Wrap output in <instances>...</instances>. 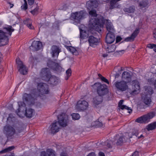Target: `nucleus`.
Instances as JSON below:
<instances>
[{
	"label": "nucleus",
	"instance_id": "nucleus-1",
	"mask_svg": "<svg viewBox=\"0 0 156 156\" xmlns=\"http://www.w3.org/2000/svg\"><path fill=\"white\" fill-rule=\"evenodd\" d=\"M49 93L48 86L45 83H37V90L36 89L31 90L30 94L25 93L23 96V100L29 105H34L37 98L39 97L43 99L45 97V94Z\"/></svg>",
	"mask_w": 156,
	"mask_h": 156
},
{
	"label": "nucleus",
	"instance_id": "nucleus-2",
	"mask_svg": "<svg viewBox=\"0 0 156 156\" xmlns=\"http://www.w3.org/2000/svg\"><path fill=\"white\" fill-rule=\"evenodd\" d=\"M58 121L53 122L51 125V130L52 133L59 131L60 126L65 127L68 122V116L65 113H62L58 117Z\"/></svg>",
	"mask_w": 156,
	"mask_h": 156
},
{
	"label": "nucleus",
	"instance_id": "nucleus-3",
	"mask_svg": "<svg viewBox=\"0 0 156 156\" xmlns=\"http://www.w3.org/2000/svg\"><path fill=\"white\" fill-rule=\"evenodd\" d=\"M105 23V19L103 16L101 17L100 18H92L89 21L88 27L90 30L94 29L100 33L101 32V28Z\"/></svg>",
	"mask_w": 156,
	"mask_h": 156
},
{
	"label": "nucleus",
	"instance_id": "nucleus-4",
	"mask_svg": "<svg viewBox=\"0 0 156 156\" xmlns=\"http://www.w3.org/2000/svg\"><path fill=\"white\" fill-rule=\"evenodd\" d=\"M41 76L45 77V80L48 82V83L53 85H56L59 82V80L55 76H51L50 72L48 68H46L42 69L40 73Z\"/></svg>",
	"mask_w": 156,
	"mask_h": 156
},
{
	"label": "nucleus",
	"instance_id": "nucleus-5",
	"mask_svg": "<svg viewBox=\"0 0 156 156\" xmlns=\"http://www.w3.org/2000/svg\"><path fill=\"white\" fill-rule=\"evenodd\" d=\"M87 15V13L86 11L81 10L72 13L70 18L71 20L74 21V23L75 24H77L79 23L81 20L85 18Z\"/></svg>",
	"mask_w": 156,
	"mask_h": 156
},
{
	"label": "nucleus",
	"instance_id": "nucleus-6",
	"mask_svg": "<svg viewBox=\"0 0 156 156\" xmlns=\"http://www.w3.org/2000/svg\"><path fill=\"white\" fill-rule=\"evenodd\" d=\"M92 87L94 88H97V92L98 94L101 96L107 94L108 92V89L106 85L101 84L99 82L95 83Z\"/></svg>",
	"mask_w": 156,
	"mask_h": 156
},
{
	"label": "nucleus",
	"instance_id": "nucleus-7",
	"mask_svg": "<svg viewBox=\"0 0 156 156\" xmlns=\"http://www.w3.org/2000/svg\"><path fill=\"white\" fill-rule=\"evenodd\" d=\"M145 97L144 99V102L146 105L149 106L151 102V96L153 93L154 91L152 88L149 86H145Z\"/></svg>",
	"mask_w": 156,
	"mask_h": 156
},
{
	"label": "nucleus",
	"instance_id": "nucleus-8",
	"mask_svg": "<svg viewBox=\"0 0 156 156\" xmlns=\"http://www.w3.org/2000/svg\"><path fill=\"white\" fill-rule=\"evenodd\" d=\"M3 29L6 30L7 32L0 30V39H9L12 32L14 31V29L12 28L11 26L8 25L6 27H3Z\"/></svg>",
	"mask_w": 156,
	"mask_h": 156
},
{
	"label": "nucleus",
	"instance_id": "nucleus-9",
	"mask_svg": "<svg viewBox=\"0 0 156 156\" xmlns=\"http://www.w3.org/2000/svg\"><path fill=\"white\" fill-rule=\"evenodd\" d=\"M105 25L107 30L108 31V33L106 35L105 39H107L108 38V39H115L114 35L115 30L112 23L111 22L107 21Z\"/></svg>",
	"mask_w": 156,
	"mask_h": 156
},
{
	"label": "nucleus",
	"instance_id": "nucleus-10",
	"mask_svg": "<svg viewBox=\"0 0 156 156\" xmlns=\"http://www.w3.org/2000/svg\"><path fill=\"white\" fill-rule=\"evenodd\" d=\"M155 115V113L154 112H151L147 114L143 115L137 118V122L141 123H147L149 122L151 119Z\"/></svg>",
	"mask_w": 156,
	"mask_h": 156
},
{
	"label": "nucleus",
	"instance_id": "nucleus-11",
	"mask_svg": "<svg viewBox=\"0 0 156 156\" xmlns=\"http://www.w3.org/2000/svg\"><path fill=\"white\" fill-rule=\"evenodd\" d=\"M128 83L124 80L117 81L114 83V85L116 89L119 91L123 92L128 89Z\"/></svg>",
	"mask_w": 156,
	"mask_h": 156
},
{
	"label": "nucleus",
	"instance_id": "nucleus-12",
	"mask_svg": "<svg viewBox=\"0 0 156 156\" xmlns=\"http://www.w3.org/2000/svg\"><path fill=\"white\" fill-rule=\"evenodd\" d=\"M136 132L133 133L132 131L125 133L123 136L119 137L116 142V144L118 145H122L123 143L127 142L129 138H132V136L136 135Z\"/></svg>",
	"mask_w": 156,
	"mask_h": 156
},
{
	"label": "nucleus",
	"instance_id": "nucleus-13",
	"mask_svg": "<svg viewBox=\"0 0 156 156\" xmlns=\"http://www.w3.org/2000/svg\"><path fill=\"white\" fill-rule=\"evenodd\" d=\"M26 104L28 105L24 101L23 102L20 101L18 102L19 108L16 112L17 115L20 118H23L25 116L24 108L26 107Z\"/></svg>",
	"mask_w": 156,
	"mask_h": 156
},
{
	"label": "nucleus",
	"instance_id": "nucleus-14",
	"mask_svg": "<svg viewBox=\"0 0 156 156\" xmlns=\"http://www.w3.org/2000/svg\"><path fill=\"white\" fill-rule=\"evenodd\" d=\"M80 39H98L92 35L93 34L89 30H86L80 28Z\"/></svg>",
	"mask_w": 156,
	"mask_h": 156
},
{
	"label": "nucleus",
	"instance_id": "nucleus-15",
	"mask_svg": "<svg viewBox=\"0 0 156 156\" xmlns=\"http://www.w3.org/2000/svg\"><path fill=\"white\" fill-rule=\"evenodd\" d=\"M3 133L5 134L8 140L11 138L12 136L15 133V130L12 126L6 125L4 128Z\"/></svg>",
	"mask_w": 156,
	"mask_h": 156
},
{
	"label": "nucleus",
	"instance_id": "nucleus-16",
	"mask_svg": "<svg viewBox=\"0 0 156 156\" xmlns=\"http://www.w3.org/2000/svg\"><path fill=\"white\" fill-rule=\"evenodd\" d=\"M47 66L54 71L59 72L62 71V67L58 63H55L50 59L48 60Z\"/></svg>",
	"mask_w": 156,
	"mask_h": 156
},
{
	"label": "nucleus",
	"instance_id": "nucleus-17",
	"mask_svg": "<svg viewBox=\"0 0 156 156\" xmlns=\"http://www.w3.org/2000/svg\"><path fill=\"white\" fill-rule=\"evenodd\" d=\"M88 107V103L85 100L78 101L76 106V109L80 111H84L86 110Z\"/></svg>",
	"mask_w": 156,
	"mask_h": 156
},
{
	"label": "nucleus",
	"instance_id": "nucleus-18",
	"mask_svg": "<svg viewBox=\"0 0 156 156\" xmlns=\"http://www.w3.org/2000/svg\"><path fill=\"white\" fill-rule=\"evenodd\" d=\"M16 62L18 64L19 71L20 73L23 75L26 74L28 70L27 68L26 67L19 58H16Z\"/></svg>",
	"mask_w": 156,
	"mask_h": 156
},
{
	"label": "nucleus",
	"instance_id": "nucleus-19",
	"mask_svg": "<svg viewBox=\"0 0 156 156\" xmlns=\"http://www.w3.org/2000/svg\"><path fill=\"white\" fill-rule=\"evenodd\" d=\"M42 44L41 42L34 41L30 47V50L33 51H38L42 48Z\"/></svg>",
	"mask_w": 156,
	"mask_h": 156
},
{
	"label": "nucleus",
	"instance_id": "nucleus-20",
	"mask_svg": "<svg viewBox=\"0 0 156 156\" xmlns=\"http://www.w3.org/2000/svg\"><path fill=\"white\" fill-rule=\"evenodd\" d=\"M51 50L52 56L53 57H55V56L57 57L59 55V53L61 51V49L60 47L55 45H53L51 47Z\"/></svg>",
	"mask_w": 156,
	"mask_h": 156
},
{
	"label": "nucleus",
	"instance_id": "nucleus-21",
	"mask_svg": "<svg viewBox=\"0 0 156 156\" xmlns=\"http://www.w3.org/2000/svg\"><path fill=\"white\" fill-rule=\"evenodd\" d=\"M132 74L131 73L127 71L124 72L122 74V78L125 80L128 83L131 80Z\"/></svg>",
	"mask_w": 156,
	"mask_h": 156
},
{
	"label": "nucleus",
	"instance_id": "nucleus-22",
	"mask_svg": "<svg viewBox=\"0 0 156 156\" xmlns=\"http://www.w3.org/2000/svg\"><path fill=\"white\" fill-rule=\"evenodd\" d=\"M24 111L25 116L27 118H30L32 117L35 114L34 109L30 108H25Z\"/></svg>",
	"mask_w": 156,
	"mask_h": 156
},
{
	"label": "nucleus",
	"instance_id": "nucleus-23",
	"mask_svg": "<svg viewBox=\"0 0 156 156\" xmlns=\"http://www.w3.org/2000/svg\"><path fill=\"white\" fill-rule=\"evenodd\" d=\"M40 156H56L55 152L52 149H48L45 151L41 152Z\"/></svg>",
	"mask_w": 156,
	"mask_h": 156
},
{
	"label": "nucleus",
	"instance_id": "nucleus-24",
	"mask_svg": "<svg viewBox=\"0 0 156 156\" xmlns=\"http://www.w3.org/2000/svg\"><path fill=\"white\" fill-rule=\"evenodd\" d=\"M140 1V0H138ZM148 2L147 0H142L141 1H140L139 6L140 9L143 10V12L145 11V10L147 7Z\"/></svg>",
	"mask_w": 156,
	"mask_h": 156
},
{
	"label": "nucleus",
	"instance_id": "nucleus-25",
	"mask_svg": "<svg viewBox=\"0 0 156 156\" xmlns=\"http://www.w3.org/2000/svg\"><path fill=\"white\" fill-rule=\"evenodd\" d=\"M86 5L88 9L96 7L97 5V1L96 0H89L86 2Z\"/></svg>",
	"mask_w": 156,
	"mask_h": 156
},
{
	"label": "nucleus",
	"instance_id": "nucleus-26",
	"mask_svg": "<svg viewBox=\"0 0 156 156\" xmlns=\"http://www.w3.org/2000/svg\"><path fill=\"white\" fill-rule=\"evenodd\" d=\"M32 20L30 18H27L23 21L24 24L26 25L29 29L31 30L34 29V27L32 25Z\"/></svg>",
	"mask_w": 156,
	"mask_h": 156
},
{
	"label": "nucleus",
	"instance_id": "nucleus-27",
	"mask_svg": "<svg viewBox=\"0 0 156 156\" xmlns=\"http://www.w3.org/2000/svg\"><path fill=\"white\" fill-rule=\"evenodd\" d=\"M131 85L132 86V88L133 90H132L130 93V94L134 95L136 93V80H133L131 83Z\"/></svg>",
	"mask_w": 156,
	"mask_h": 156
},
{
	"label": "nucleus",
	"instance_id": "nucleus-28",
	"mask_svg": "<svg viewBox=\"0 0 156 156\" xmlns=\"http://www.w3.org/2000/svg\"><path fill=\"white\" fill-rule=\"evenodd\" d=\"M100 40H88L90 45L92 47H96L100 42Z\"/></svg>",
	"mask_w": 156,
	"mask_h": 156
},
{
	"label": "nucleus",
	"instance_id": "nucleus-29",
	"mask_svg": "<svg viewBox=\"0 0 156 156\" xmlns=\"http://www.w3.org/2000/svg\"><path fill=\"white\" fill-rule=\"evenodd\" d=\"M99 95L96 96L93 99V103L95 105L100 104L102 101L103 98Z\"/></svg>",
	"mask_w": 156,
	"mask_h": 156
},
{
	"label": "nucleus",
	"instance_id": "nucleus-30",
	"mask_svg": "<svg viewBox=\"0 0 156 156\" xmlns=\"http://www.w3.org/2000/svg\"><path fill=\"white\" fill-rule=\"evenodd\" d=\"M116 48V46L114 44H112L111 45H108L105 47L106 51L108 53H111L115 51Z\"/></svg>",
	"mask_w": 156,
	"mask_h": 156
},
{
	"label": "nucleus",
	"instance_id": "nucleus-31",
	"mask_svg": "<svg viewBox=\"0 0 156 156\" xmlns=\"http://www.w3.org/2000/svg\"><path fill=\"white\" fill-rule=\"evenodd\" d=\"M156 128V121L149 124L147 126V129L148 131L154 129Z\"/></svg>",
	"mask_w": 156,
	"mask_h": 156
},
{
	"label": "nucleus",
	"instance_id": "nucleus-32",
	"mask_svg": "<svg viewBox=\"0 0 156 156\" xmlns=\"http://www.w3.org/2000/svg\"><path fill=\"white\" fill-rule=\"evenodd\" d=\"M15 147L14 146H12L9 147L7 148L4 149L3 150L0 151V154L5 153L6 152L10 151L14 149Z\"/></svg>",
	"mask_w": 156,
	"mask_h": 156
},
{
	"label": "nucleus",
	"instance_id": "nucleus-33",
	"mask_svg": "<svg viewBox=\"0 0 156 156\" xmlns=\"http://www.w3.org/2000/svg\"><path fill=\"white\" fill-rule=\"evenodd\" d=\"M66 48L73 54L76 55V50L75 48L72 46H67Z\"/></svg>",
	"mask_w": 156,
	"mask_h": 156
},
{
	"label": "nucleus",
	"instance_id": "nucleus-34",
	"mask_svg": "<svg viewBox=\"0 0 156 156\" xmlns=\"http://www.w3.org/2000/svg\"><path fill=\"white\" fill-rule=\"evenodd\" d=\"M98 76L102 82L106 83L108 84H109V82L108 80L105 77L102 76L101 74H98Z\"/></svg>",
	"mask_w": 156,
	"mask_h": 156
},
{
	"label": "nucleus",
	"instance_id": "nucleus-35",
	"mask_svg": "<svg viewBox=\"0 0 156 156\" xmlns=\"http://www.w3.org/2000/svg\"><path fill=\"white\" fill-rule=\"evenodd\" d=\"M136 36V28L133 33L132 34L131 36L126 38L125 39H134Z\"/></svg>",
	"mask_w": 156,
	"mask_h": 156
},
{
	"label": "nucleus",
	"instance_id": "nucleus-36",
	"mask_svg": "<svg viewBox=\"0 0 156 156\" xmlns=\"http://www.w3.org/2000/svg\"><path fill=\"white\" fill-rule=\"evenodd\" d=\"M59 23L58 21H55L53 24V28L55 30H59Z\"/></svg>",
	"mask_w": 156,
	"mask_h": 156
},
{
	"label": "nucleus",
	"instance_id": "nucleus-37",
	"mask_svg": "<svg viewBox=\"0 0 156 156\" xmlns=\"http://www.w3.org/2000/svg\"><path fill=\"white\" fill-rule=\"evenodd\" d=\"M89 14L92 17H96L97 16V14L95 10L92 9L89 12Z\"/></svg>",
	"mask_w": 156,
	"mask_h": 156
},
{
	"label": "nucleus",
	"instance_id": "nucleus-38",
	"mask_svg": "<svg viewBox=\"0 0 156 156\" xmlns=\"http://www.w3.org/2000/svg\"><path fill=\"white\" fill-rule=\"evenodd\" d=\"M73 119L74 120H77L80 118V116L78 113H73L71 115Z\"/></svg>",
	"mask_w": 156,
	"mask_h": 156
},
{
	"label": "nucleus",
	"instance_id": "nucleus-39",
	"mask_svg": "<svg viewBox=\"0 0 156 156\" xmlns=\"http://www.w3.org/2000/svg\"><path fill=\"white\" fill-rule=\"evenodd\" d=\"M134 7L133 6L125 9V11L129 13H132L134 12Z\"/></svg>",
	"mask_w": 156,
	"mask_h": 156
},
{
	"label": "nucleus",
	"instance_id": "nucleus-40",
	"mask_svg": "<svg viewBox=\"0 0 156 156\" xmlns=\"http://www.w3.org/2000/svg\"><path fill=\"white\" fill-rule=\"evenodd\" d=\"M8 42V40H0V46L5 45Z\"/></svg>",
	"mask_w": 156,
	"mask_h": 156
},
{
	"label": "nucleus",
	"instance_id": "nucleus-41",
	"mask_svg": "<svg viewBox=\"0 0 156 156\" xmlns=\"http://www.w3.org/2000/svg\"><path fill=\"white\" fill-rule=\"evenodd\" d=\"M24 3L23 5L21 6V8L22 10H26L27 9L28 5L27 2L26 0H24Z\"/></svg>",
	"mask_w": 156,
	"mask_h": 156
},
{
	"label": "nucleus",
	"instance_id": "nucleus-42",
	"mask_svg": "<svg viewBox=\"0 0 156 156\" xmlns=\"http://www.w3.org/2000/svg\"><path fill=\"white\" fill-rule=\"evenodd\" d=\"M39 7H37L34 10H31L30 12L33 15H37L38 13Z\"/></svg>",
	"mask_w": 156,
	"mask_h": 156
},
{
	"label": "nucleus",
	"instance_id": "nucleus-43",
	"mask_svg": "<svg viewBox=\"0 0 156 156\" xmlns=\"http://www.w3.org/2000/svg\"><path fill=\"white\" fill-rule=\"evenodd\" d=\"M147 47L150 48H156V44H149L147 45ZM153 51L156 52V48H154Z\"/></svg>",
	"mask_w": 156,
	"mask_h": 156
},
{
	"label": "nucleus",
	"instance_id": "nucleus-44",
	"mask_svg": "<svg viewBox=\"0 0 156 156\" xmlns=\"http://www.w3.org/2000/svg\"><path fill=\"white\" fill-rule=\"evenodd\" d=\"M121 107L120 108V109L122 110H123L124 109L127 110L129 111L128 112L129 113L132 112V110L129 108L127 106L124 105H123L122 106H120Z\"/></svg>",
	"mask_w": 156,
	"mask_h": 156
},
{
	"label": "nucleus",
	"instance_id": "nucleus-45",
	"mask_svg": "<svg viewBox=\"0 0 156 156\" xmlns=\"http://www.w3.org/2000/svg\"><path fill=\"white\" fill-rule=\"evenodd\" d=\"M94 123L95 126L96 127H101L103 125L102 123L99 121H96L94 122Z\"/></svg>",
	"mask_w": 156,
	"mask_h": 156
},
{
	"label": "nucleus",
	"instance_id": "nucleus-46",
	"mask_svg": "<svg viewBox=\"0 0 156 156\" xmlns=\"http://www.w3.org/2000/svg\"><path fill=\"white\" fill-rule=\"evenodd\" d=\"M115 40H105V42L107 44V46L109 45V44H110L113 43L115 41Z\"/></svg>",
	"mask_w": 156,
	"mask_h": 156
},
{
	"label": "nucleus",
	"instance_id": "nucleus-47",
	"mask_svg": "<svg viewBox=\"0 0 156 156\" xmlns=\"http://www.w3.org/2000/svg\"><path fill=\"white\" fill-rule=\"evenodd\" d=\"M66 75L68 77L67 78V80L68 78L71 75V69H69L68 70H67L66 72Z\"/></svg>",
	"mask_w": 156,
	"mask_h": 156
},
{
	"label": "nucleus",
	"instance_id": "nucleus-48",
	"mask_svg": "<svg viewBox=\"0 0 156 156\" xmlns=\"http://www.w3.org/2000/svg\"><path fill=\"white\" fill-rule=\"evenodd\" d=\"M68 8V6L66 4H64L63 5L62 7L60 8V9L65 11Z\"/></svg>",
	"mask_w": 156,
	"mask_h": 156
},
{
	"label": "nucleus",
	"instance_id": "nucleus-49",
	"mask_svg": "<svg viewBox=\"0 0 156 156\" xmlns=\"http://www.w3.org/2000/svg\"><path fill=\"white\" fill-rule=\"evenodd\" d=\"M28 4L31 5L33 4L34 3V0H27Z\"/></svg>",
	"mask_w": 156,
	"mask_h": 156
},
{
	"label": "nucleus",
	"instance_id": "nucleus-50",
	"mask_svg": "<svg viewBox=\"0 0 156 156\" xmlns=\"http://www.w3.org/2000/svg\"><path fill=\"white\" fill-rule=\"evenodd\" d=\"M123 100H121L120 101L118 104V106L119 108H120L121 107V106H122L123 105H122V104L123 103Z\"/></svg>",
	"mask_w": 156,
	"mask_h": 156
},
{
	"label": "nucleus",
	"instance_id": "nucleus-51",
	"mask_svg": "<svg viewBox=\"0 0 156 156\" xmlns=\"http://www.w3.org/2000/svg\"><path fill=\"white\" fill-rule=\"evenodd\" d=\"M60 156H68L66 152H62L60 154Z\"/></svg>",
	"mask_w": 156,
	"mask_h": 156
},
{
	"label": "nucleus",
	"instance_id": "nucleus-52",
	"mask_svg": "<svg viewBox=\"0 0 156 156\" xmlns=\"http://www.w3.org/2000/svg\"><path fill=\"white\" fill-rule=\"evenodd\" d=\"M87 156H96V155L94 153L91 152Z\"/></svg>",
	"mask_w": 156,
	"mask_h": 156
},
{
	"label": "nucleus",
	"instance_id": "nucleus-53",
	"mask_svg": "<svg viewBox=\"0 0 156 156\" xmlns=\"http://www.w3.org/2000/svg\"><path fill=\"white\" fill-rule=\"evenodd\" d=\"M124 50H122V51H119L118 52V53L120 55H122V54H123V53H124Z\"/></svg>",
	"mask_w": 156,
	"mask_h": 156
},
{
	"label": "nucleus",
	"instance_id": "nucleus-54",
	"mask_svg": "<svg viewBox=\"0 0 156 156\" xmlns=\"http://www.w3.org/2000/svg\"><path fill=\"white\" fill-rule=\"evenodd\" d=\"M99 156H105L104 153L102 152H99Z\"/></svg>",
	"mask_w": 156,
	"mask_h": 156
},
{
	"label": "nucleus",
	"instance_id": "nucleus-55",
	"mask_svg": "<svg viewBox=\"0 0 156 156\" xmlns=\"http://www.w3.org/2000/svg\"><path fill=\"white\" fill-rule=\"evenodd\" d=\"M107 146L108 147V148H111L112 147V146H111V144L109 143H107Z\"/></svg>",
	"mask_w": 156,
	"mask_h": 156
},
{
	"label": "nucleus",
	"instance_id": "nucleus-56",
	"mask_svg": "<svg viewBox=\"0 0 156 156\" xmlns=\"http://www.w3.org/2000/svg\"><path fill=\"white\" fill-rule=\"evenodd\" d=\"M8 3L9 5V6H10V8H12L13 6V4H11L10 2H8Z\"/></svg>",
	"mask_w": 156,
	"mask_h": 156
},
{
	"label": "nucleus",
	"instance_id": "nucleus-57",
	"mask_svg": "<svg viewBox=\"0 0 156 156\" xmlns=\"http://www.w3.org/2000/svg\"><path fill=\"white\" fill-rule=\"evenodd\" d=\"M153 36L154 38L156 39V31L154 32Z\"/></svg>",
	"mask_w": 156,
	"mask_h": 156
},
{
	"label": "nucleus",
	"instance_id": "nucleus-58",
	"mask_svg": "<svg viewBox=\"0 0 156 156\" xmlns=\"http://www.w3.org/2000/svg\"><path fill=\"white\" fill-rule=\"evenodd\" d=\"M115 39H122L121 37L120 36H117V37H116V38H115Z\"/></svg>",
	"mask_w": 156,
	"mask_h": 156
},
{
	"label": "nucleus",
	"instance_id": "nucleus-59",
	"mask_svg": "<svg viewBox=\"0 0 156 156\" xmlns=\"http://www.w3.org/2000/svg\"><path fill=\"white\" fill-rule=\"evenodd\" d=\"M108 56V55L107 54H103L102 55V56L104 58Z\"/></svg>",
	"mask_w": 156,
	"mask_h": 156
},
{
	"label": "nucleus",
	"instance_id": "nucleus-60",
	"mask_svg": "<svg viewBox=\"0 0 156 156\" xmlns=\"http://www.w3.org/2000/svg\"><path fill=\"white\" fill-rule=\"evenodd\" d=\"M134 40H124L126 42H129V41H133Z\"/></svg>",
	"mask_w": 156,
	"mask_h": 156
},
{
	"label": "nucleus",
	"instance_id": "nucleus-61",
	"mask_svg": "<svg viewBox=\"0 0 156 156\" xmlns=\"http://www.w3.org/2000/svg\"><path fill=\"white\" fill-rule=\"evenodd\" d=\"M55 12H56V11L55 10L54 12L52 14H50V15L51 16H55V15H56Z\"/></svg>",
	"mask_w": 156,
	"mask_h": 156
},
{
	"label": "nucleus",
	"instance_id": "nucleus-62",
	"mask_svg": "<svg viewBox=\"0 0 156 156\" xmlns=\"http://www.w3.org/2000/svg\"><path fill=\"white\" fill-rule=\"evenodd\" d=\"M2 56V54H1V52H0V62H1Z\"/></svg>",
	"mask_w": 156,
	"mask_h": 156
},
{
	"label": "nucleus",
	"instance_id": "nucleus-63",
	"mask_svg": "<svg viewBox=\"0 0 156 156\" xmlns=\"http://www.w3.org/2000/svg\"><path fill=\"white\" fill-rule=\"evenodd\" d=\"M116 43H117L119 42H120L121 40H116Z\"/></svg>",
	"mask_w": 156,
	"mask_h": 156
},
{
	"label": "nucleus",
	"instance_id": "nucleus-64",
	"mask_svg": "<svg viewBox=\"0 0 156 156\" xmlns=\"http://www.w3.org/2000/svg\"><path fill=\"white\" fill-rule=\"evenodd\" d=\"M154 86L155 88H156V80L155 81Z\"/></svg>",
	"mask_w": 156,
	"mask_h": 156
}]
</instances>
